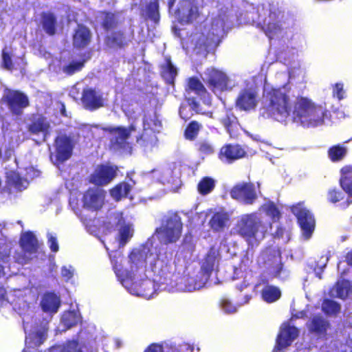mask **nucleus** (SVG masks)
Masks as SVG:
<instances>
[{
	"instance_id": "nucleus-64",
	"label": "nucleus",
	"mask_w": 352,
	"mask_h": 352,
	"mask_svg": "<svg viewBox=\"0 0 352 352\" xmlns=\"http://www.w3.org/2000/svg\"><path fill=\"white\" fill-rule=\"evenodd\" d=\"M184 110H185V108L184 107H181V108L179 109V114L182 118L187 119L188 116L184 115Z\"/></svg>"
},
{
	"instance_id": "nucleus-24",
	"label": "nucleus",
	"mask_w": 352,
	"mask_h": 352,
	"mask_svg": "<svg viewBox=\"0 0 352 352\" xmlns=\"http://www.w3.org/2000/svg\"><path fill=\"white\" fill-rule=\"evenodd\" d=\"M219 261V251L217 248L212 247L203 259L201 264V270L204 272L201 279H204L207 276L209 277L210 273L217 267Z\"/></svg>"
},
{
	"instance_id": "nucleus-51",
	"label": "nucleus",
	"mask_w": 352,
	"mask_h": 352,
	"mask_svg": "<svg viewBox=\"0 0 352 352\" xmlns=\"http://www.w3.org/2000/svg\"><path fill=\"white\" fill-rule=\"evenodd\" d=\"M220 306L223 311L226 314H234L238 309L236 305H234L230 300L226 298L221 299Z\"/></svg>"
},
{
	"instance_id": "nucleus-28",
	"label": "nucleus",
	"mask_w": 352,
	"mask_h": 352,
	"mask_svg": "<svg viewBox=\"0 0 352 352\" xmlns=\"http://www.w3.org/2000/svg\"><path fill=\"white\" fill-rule=\"evenodd\" d=\"M90 30L84 25H78L73 35V44L76 48H84L91 41Z\"/></svg>"
},
{
	"instance_id": "nucleus-48",
	"label": "nucleus",
	"mask_w": 352,
	"mask_h": 352,
	"mask_svg": "<svg viewBox=\"0 0 352 352\" xmlns=\"http://www.w3.org/2000/svg\"><path fill=\"white\" fill-rule=\"evenodd\" d=\"M261 150L265 152L267 157H279L283 156V150L279 149L266 144H262L261 145Z\"/></svg>"
},
{
	"instance_id": "nucleus-15",
	"label": "nucleus",
	"mask_w": 352,
	"mask_h": 352,
	"mask_svg": "<svg viewBox=\"0 0 352 352\" xmlns=\"http://www.w3.org/2000/svg\"><path fill=\"white\" fill-rule=\"evenodd\" d=\"M4 98L6 100L10 111L16 115L21 113L23 109L29 104L28 97L18 91H6Z\"/></svg>"
},
{
	"instance_id": "nucleus-37",
	"label": "nucleus",
	"mask_w": 352,
	"mask_h": 352,
	"mask_svg": "<svg viewBox=\"0 0 352 352\" xmlns=\"http://www.w3.org/2000/svg\"><path fill=\"white\" fill-rule=\"evenodd\" d=\"M49 352H82V351L80 345L73 340L63 345L53 346Z\"/></svg>"
},
{
	"instance_id": "nucleus-55",
	"label": "nucleus",
	"mask_w": 352,
	"mask_h": 352,
	"mask_svg": "<svg viewBox=\"0 0 352 352\" xmlns=\"http://www.w3.org/2000/svg\"><path fill=\"white\" fill-rule=\"evenodd\" d=\"M343 199V193L339 190L333 189L328 192V199L332 203H336Z\"/></svg>"
},
{
	"instance_id": "nucleus-39",
	"label": "nucleus",
	"mask_w": 352,
	"mask_h": 352,
	"mask_svg": "<svg viewBox=\"0 0 352 352\" xmlns=\"http://www.w3.org/2000/svg\"><path fill=\"white\" fill-rule=\"evenodd\" d=\"M3 63L5 68L9 70L22 69L25 66V62L22 58H18L13 65L10 56L5 51L3 52Z\"/></svg>"
},
{
	"instance_id": "nucleus-53",
	"label": "nucleus",
	"mask_w": 352,
	"mask_h": 352,
	"mask_svg": "<svg viewBox=\"0 0 352 352\" xmlns=\"http://www.w3.org/2000/svg\"><path fill=\"white\" fill-rule=\"evenodd\" d=\"M170 350L173 349L169 347V345H166L164 346L153 344L149 346L144 352H170Z\"/></svg>"
},
{
	"instance_id": "nucleus-1",
	"label": "nucleus",
	"mask_w": 352,
	"mask_h": 352,
	"mask_svg": "<svg viewBox=\"0 0 352 352\" xmlns=\"http://www.w3.org/2000/svg\"><path fill=\"white\" fill-rule=\"evenodd\" d=\"M153 243L148 241L140 248L133 250L129 258L124 260L120 252H116L109 257L114 272L127 291L133 295L149 299L156 292L154 282L148 278L151 272L160 275L164 265L168 260L166 252L157 248L151 250Z\"/></svg>"
},
{
	"instance_id": "nucleus-62",
	"label": "nucleus",
	"mask_w": 352,
	"mask_h": 352,
	"mask_svg": "<svg viewBox=\"0 0 352 352\" xmlns=\"http://www.w3.org/2000/svg\"><path fill=\"white\" fill-rule=\"evenodd\" d=\"M274 261L276 263V272L275 274V275L276 276V275H278V273L281 270V266L279 264V254H278L277 256H274Z\"/></svg>"
},
{
	"instance_id": "nucleus-63",
	"label": "nucleus",
	"mask_w": 352,
	"mask_h": 352,
	"mask_svg": "<svg viewBox=\"0 0 352 352\" xmlns=\"http://www.w3.org/2000/svg\"><path fill=\"white\" fill-rule=\"evenodd\" d=\"M346 260L349 265L352 266V252H349L346 256Z\"/></svg>"
},
{
	"instance_id": "nucleus-49",
	"label": "nucleus",
	"mask_w": 352,
	"mask_h": 352,
	"mask_svg": "<svg viewBox=\"0 0 352 352\" xmlns=\"http://www.w3.org/2000/svg\"><path fill=\"white\" fill-rule=\"evenodd\" d=\"M83 65L84 63L82 61L73 60L67 65L64 66L63 70L65 74L71 75L80 70L83 67Z\"/></svg>"
},
{
	"instance_id": "nucleus-41",
	"label": "nucleus",
	"mask_w": 352,
	"mask_h": 352,
	"mask_svg": "<svg viewBox=\"0 0 352 352\" xmlns=\"http://www.w3.org/2000/svg\"><path fill=\"white\" fill-rule=\"evenodd\" d=\"M347 153V149L344 146L340 145L332 146L329 150V157L333 161L337 162L342 160Z\"/></svg>"
},
{
	"instance_id": "nucleus-19",
	"label": "nucleus",
	"mask_w": 352,
	"mask_h": 352,
	"mask_svg": "<svg viewBox=\"0 0 352 352\" xmlns=\"http://www.w3.org/2000/svg\"><path fill=\"white\" fill-rule=\"evenodd\" d=\"M258 104V94L255 89L250 87L242 90L238 96L236 105L240 109L249 111L254 109Z\"/></svg>"
},
{
	"instance_id": "nucleus-23",
	"label": "nucleus",
	"mask_w": 352,
	"mask_h": 352,
	"mask_svg": "<svg viewBox=\"0 0 352 352\" xmlns=\"http://www.w3.org/2000/svg\"><path fill=\"white\" fill-rule=\"evenodd\" d=\"M82 102L87 109H96L104 105V99L99 91L87 88L83 91Z\"/></svg>"
},
{
	"instance_id": "nucleus-59",
	"label": "nucleus",
	"mask_w": 352,
	"mask_h": 352,
	"mask_svg": "<svg viewBox=\"0 0 352 352\" xmlns=\"http://www.w3.org/2000/svg\"><path fill=\"white\" fill-rule=\"evenodd\" d=\"M276 28L277 27L275 24L269 23L265 30L266 34L270 38H272L276 32Z\"/></svg>"
},
{
	"instance_id": "nucleus-11",
	"label": "nucleus",
	"mask_w": 352,
	"mask_h": 352,
	"mask_svg": "<svg viewBox=\"0 0 352 352\" xmlns=\"http://www.w3.org/2000/svg\"><path fill=\"white\" fill-rule=\"evenodd\" d=\"M111 219L112 222H110V223L116 224L118 226V244L116 248H120L121 246L125 245L133 236V226L130 222H126L122 217V213L116 214Z\"/></svg>"
},
{
	"instance_id": "nucleus-33",
	"label": "nucleus",
	"mask_w": 352,
	"mask_h": 352,
	"mask_svg": "<svg viewBox=\"0 0 352 352\" xmlns=\"http://www.w3.org/2000/svg\"><path fill=\"white\" fill-rule=\"evenodd\" d=\"M262 298L267 302H274L281 296L280 289L274 286L267 285L262 290Z\"/></svg>"
},
{
	"instance_id": "nucleus-45",
	"label": "nucleus",
	"mask_w": 352,
	"mask_h": 352,
	"mask_svg": "<svg viewBox=\"0 0 352 352\" xmlns=\"http://www.w3.org/2000/svg\"><path fill=\"white\" fill-rule=\"evenodd\" d=\"M322 310L329 315H333L340 310V305L333 300H325L322 305Z\"/></svg>"
},
{
	"instance_id": "nucleus-13",
	"label": "nucleus",
	"mask_w": 352,
	"mask_h": 352,
	"mask_svg": "<svg viewBox=\"0 0 352 352\" xmlns=\"http://www.w3.org/2000/svg\"><path fill=\"white\" fill-rule=\"evenodd\" d=\"M298 335V329L292 325L290 322L283 323L276 339L275 349L278 351L285 349L294 342Z\"/></svg>"
},
{
	"instance_id": "nucleus-22",
	"label": "nucleus",
	"mask_w": 352,
	"mask_h": 352,
	"mask_svg": "<svg viewBox=\"0 0 352 352\" xmlns=\"http://www.w3.org/2000/svg\"><path fill=\"white\" fill-rule=\"evenodd\" d=\"M208 276H206L204 279H201L199 282L194 283L191 278L182 277L177 280L174 286L169 288L171 292H192L201 288L207 282Z\"/></svg>"
},
{
	"instance_id": "nucleus-38",
	"label": "nucleus",
	"mask_w": 352,
	"mask_h": 352,
	"mask_svg": "<svg viewBox=\"0 0 352 352\" xmlns=\"http://www.w3.org/2000/svg\"><path fill=\"white\" fill-rule=\"evenodd\" d=\"M214 186L215 181L210 177H206L199 182L197 189L200 194L204 195L212 192Z\"/></svg>"
},
{
	"instance_id": "nucleus-10",
	"label": "nucleus",
	"mask_w": 352,
	"mask_h": 352,
	"mask_svg": "<svg viewBox=\"0 0 352 352\" xmlns=\"http://www.w3.org/2000/svg\"><path fill=\"white\" fill-rule=\"evenodd\" d=\"M231 197L245 204H252L257 198L256 186L252 183H240L232 188Z\"/></svg>"
},
{
	"instance_id": "nucleus-6",
	"label": "nucleus",
	"mask_w": 352,
	"mask_h": 352,
	"mask_svg": "<svg viewBox=\"0 0 352 352\" xmlns=\"http://www.w3.org/2000/svg\"><path fill=\"white\" fill-rule=\"evenodd\" d=\"M202 79L208 88L217 96L229 91L236 86V82L223 70L211 67L202 74Z\"/></svg>"
},
{
	"instance_id": "nucleus-40",
	"label": "nucleus",
	"mask_w": 352,
	"mask_h": 352,
	"mask_svg": "<svg viewBox=\"0 0 352 352\" xmlns=\"http://www.w3.org/2000/svg\"><path fill=\"white\" fill-rule=\"evenodd\" d=\"M162 76L168 83L173 82V80L177 74L176 68L170 60H167L166 65L162 67Z\"/></svg>"
},
{
	"instance_id": "nucleus-12",
	"label": "nucleus",
	"mask_w": 352,
	"mask_h": 352,
	"mask_svg": "<svg viewBox=\"0 0 352 352\" xmlns=\"http://www.w3.org/2000/svg\"><path fill=\"white\" fill-rule=\"evenodd\" d=\"M117 168L111 165H100L90 175L89 182L97 186H104L111 182L116 176Z\"/></svg>"
},
{
	"instance_id": "nucleus-27",
	"label": "nucleus",
	"mask_w": 352,
	"mask_h": 352,
	"mask_svg": "<svg viewBox=\"0 0 352 352\" xmlns=\"http://www.w3.org/2000/svg\"><path fill=\"white\" fill-rule=\"evenodd\" d=\"M246 153L239 145H226L221 148L219 157L222 161L230 162L245 156Z\"/></svg>"
},
{
	"instance_id": "nucleus-36",
	"label": "nucleus",
	"mask_w": 352,
	"mask_h": 352,
	"mask_svg": "<svg viewBox=\"0 0 352 352\" xmlns=\"http://www.w3.org/2000/svg\"><path fill=\"white\" fill-rule=\"evenodd\" d=\"M131 186L125 182L120 183L111 190V197L116 201L127 196L131 191Z\"/></svg>"
},
{
	"instance_id": "nucleus-9",
	"label": "nucleus",
	"mask_w": 352,
	"mask_h": 352,
	"mask_svg": "<svg viewBox=\"0 0 352 352\" xmlns=\"http://www.w3.org/2000/svg\"><path fill=\"white\" fill-rule=\"evenodd\" d=\"M292 210L298 219L302 229V236L305 239H309L312 234L315 226V221L312 214L304 207L302 203L294 206Z\"/></svg>"
},
{
	"instance_id": "nucleus-3",
	"label": "nucleus",
	"mask_w": 352,
	"mask_h": 352,
	"mask_svg": "<svg viewBox=\"0 0 352 352\" xmlns=\"http://www.w3.org/2000/svg\"><path fill=\"white\" fill-rule=\"evenodd\" d=\"M279 215L280 212L276 206L272 202H267L260 208L258 212L239 216L232 232L242 237L249 245H257L271 228V223L265 218L268 217L272 221H276Z\"/></svg>"
},
{
	"instance_id": "nucleus-17",
	"label": "nucleus",
	"mask_w": 352,
	"mask_h": 352,
	"mask_svg": "<svg viewBox=\"0 0 352 352\" xmlns=\"http://www.w3.org/2000/svg\"><path fill=\"white\" fill-rule=\"evenodd\" d=\"M104 191L98 188L89 189L83 195L82 203L85 208L91 210L100 209L104 204Z\"/></svg>"
},
{
	"instance_id": "nucleus-54",
	"label": "nucleus",
	"mask_w": 352,
	"mask_h": 352,
	"mask_svg": "<svg viewBox=\"0 0 352 352\" xmlns=\"http://www.w3.org/2000/svg\"><path fill=\"white\" fill-rule=\"evenodd\" d=\"M333 94L338 100H342L345 97V91L344 90V85L342 83H336L333 88Z\"/></svg>"
},
{
	"instance_id": "nucleus-52",
	"label": "nucleus",
	"mask_w": 352,
	"mask_h": 352,
	"mask_svg": "<svg viewBox=\"0 0 352 352\" xmlns=\"http://www.w3.org/2000/svg\"><path fill=\"white\" fill-rule=\"evenodd\" d=\"M61 276L65 280H69L75 274V270L72 265H64L61 267Z\"/></svg>"
},
{
	"instance_id": "nucleus-31",
	"label": "nucleus",
	"mask_w": 352,
	"mask_h": 352,
	"mask_svg": "<svg viewBox=\"0 0 352 352\" xmlns=\"http://www.w3.org/2000/svg\"><path fill=\"white\" fill-rule=\"evenodd\" d=\"M21 246L25 253L31 255L36 252L38 243L34 235L30 232H25L21 237Z\"/></svg>"
},
{
	"instance_id": "nucleus-2",
	"label": "nucleus",
	"mask_w": 352,
	"mask_h": 352,
	"mask_svg": "<svg viewBox=\"0 0 352 352\" xmlns=\"http://www.w3.org/2000/svg\"><path fill=\"white\" fill-rule=\"evenodd\" d=\"M290 102L291 87L289 84L274 88L265 83L260 114L263 118H272L283 123L292 120L305 127L318 126L329 120V112L327 109L307 97H297L292 112Z\"/></svg>"
},
{
	"instance_id": "nucleus-35",
	"label": "nucleus",
	"mask_w": 352,
	"mask_h": 352,
	"mask_svg": "<svg viewBox=\"0 0 352 352\" xmlns=\"http://www.w3.org/2000/svg\"><path fill=\"white\" fill-rule=\"evenodd\" d=\"M350 289V283L347 280H339L336 285L331 290V296L344 298L347 296Z\"/></svg>"
},
{
	"instance_id": "nucleus-47",
	"label": "nucleus",
	"mask_w": 352,
	"mask_h": 352,
	"mask_svg": "<svg viewBox=\"0 0 352 352\" xmlns=\"http://www.w3.org/2000/svg\"><path fill=\"white\" fill-rule=\"evenodd\" d=\"M98 21L105 29H109L113 26L115 22V16L111 13H101L98 17Z\"/></svg>"
},
{
	"instance_id": "nucleus-57",
	"label": "nucleus",
	"mask_w": 352,
	"mask_h": 352,
	"mask_svg": "<svg viewBox=\"0 0 352 352\" xmlns=\"http://www.w3.org/2000/svg\"><path fill=\"white\" fill-rule=\"evenodd\" d=\"M170 348L173 349L170 350V352H192V346L186 343H184L178 346H169Z\"/></svg>"
},
{
	"instance_id": "nucleus-4",
	"label": "nucleus",
	"mask_w": 352,
	"mask_h": 352,
	"mask_svg": "<svg viewBox=\"0 0 352 352\" xmlns=\"http://www.w3.org/2000/svg\"><path fill=\"white\" fill-rule=\"evenodd\" d=\"M227 21L228 16L225 14H219L212 19L204 32L197 33L193 36L192 41L195 42L197 53L208 52L218 45L220 37L225 32Z\"/></svg>"
},
{
	"instance_id": "nucleus-5",
	"label": "nucleus",
	"mask_w": 352,
	"mask_h": 352,
	"mask_svg": "<svg viewBox=\"0 0 352 352\" xmlns=\"http://www.w3.org/2000/svg\"><path fill=\"white\" fill-rule=\"evenodd\" d=\"M162 129L161 121L156 114L145 116L143 120V132L137 142L145 153H151L158 146L156 133Z\"/></svg>"
},
{
	"instance_id": "nucleus-50",
	"label": "nucleus",
	"mask_w": 352,
	"mask_h": 352,
	"mask_svg": "<svg viewBox=\"0 0 352 352\" xmlns=\"http://www.w3.org/2000/svg\"><path fill=\"white\" fill-rule=\"evenodd\" d=\"M200 125L197 122H192L187 127L185 135L187 139H193L198 133L199 131Z\"/></svg>"
},
{
	"instance_id": "nucleus-56",
	"label": "nucleus",
	"mask_w": 352,
	"mask_h": 352,
	"mask_svg": "<svg viewBox=\"0 0 352 352\" xmlns=\"http://www.w3.org/2000/svg\"><path fill=\"white\" fill-rule=\"evenodd\" d=\"M199 151L204 155H208L214 153V148L212 144L208 142H202L199 144Z\"/></svg>"
},
{
	"instance_id": "nucleus-18",
	"label": "nucleus",
	"mask_w": 352,
	"mask_h": 352,
	"mask_svg": "<svg viewBox=\"0 0 352 352\" xmlns=\"http://www.w3.org/2000/svg\"><path fill=\"white\" fill-rule=\"evenodd\" d=\"M56 152L53 156L56 157V162H63L68 160L72 155L73 143L71 139L66 135H59L55 142Z\"/></svg>"
},
{
	"instance_id": "nucleus-26",
	"label": "nucleus",
	"mask_w": 352,
	"mask_h": 352,
	"mask_svg": "<svg viewBox=\"0 0 352 352\" xmlns=\"http://www.w3.org/2000/svg\"><path fill=\"white\" fill-rule=\"evenodd\" d=\"M177 15L181 23H190L197 17V8L192 2L185 1L181 4Z\"/></svg>"
},
{
	"instance_id": "nucleus-8",
	"label": "nucleus",
	"mask_w": 352,
	"mask_h": 352,
	"mask_svg": "<svg viewBox=\"0 0 352 352\" xmlns=\"http://www.w3.org/2000/svg\"><path fill=\"white\" fill-rule=\"evenodd\" d=\"M154 177L163 184H167L170 191L176 192L182 186L180 172L175 164L153 172Z\"/></svg>"
},
{
	"instance_id": "nucleus-46",
	"label": "nucleus",
	"mask_w": 352,
	"mask_h": 352,
	"mask_svg": "<svg viewBox=\"0 0 352 352\" xmlns=\"http://www.w3.org/2000/svg\"><path fill=\"white\" fill-rule=\"evenodd\" d=\"M188 87L198 95H202L206 93V89L202 83L195 78H191L188 80Z\"/></svg>"
},
{
	"instance_id": "nucleus-14",
	"label": "nucleus",
	"mask_w": 352,
	"mask_h": 352,
	"mask_svg": "<svg viewBox=\"0 0 352 352\" xmlns=\"http://www.w3.org/2000/svg\"><path fill=\"white\" fill-rule=\"evenodd\" d=\"M28 324L24 323V329L28 333L25 339L26 349L30 352L31 349L38 346L41 344L46 338L47 333V322H45L38 327H35L34 329L28 330Z\"/></svg>"
},
{
	"instance_id": "nucleus-42",
	"label": "nucleus",
	"mask_w": 352,
	"mask_h": 352,
	"mask_svg": "<svg viewBox=\"0 0 352 352\" xmlns=\"http://www.w3.org/2000/svg\"><path fill=\"white\" fill-rule=\"evenodd\" d=\"M80 320V316L77 311L73 310L64 313L61 322L67 327H71Z\"/></svg>"
},
{
	"instance_id": "nucleus-16",
	"label": "nucleus",
	"mask_w": 352,
	"mask_h": 352,
	"mask_svg": "<svg viewBox=\"0 0 352 352\" xmlns=\"http://www.w3.org/2000/svg\"><path fill=\"white\" fill-rule=\"evenodd\" d=\"M26 174L22 177L19 173L10 171L6 173L7 183L9 186L22 190L27 188L28 179L37 176V173L33 167L25 168Z\"/></svg>"
},
{
	"instance_id": "nucleus-7",
	"label": "nucleus",
	"mask_w": 352,
	"mask_h": 352,
	"mask_svg": "<svg viewBox=\"0 0 352 352\" xmlns=\"http://www.w3.org/2000/svg\"><path fill=\"white\" fill-rule=\"evenodd\" d=\"M182 228L179 217L173 214L166 220L165 224L157 230L155 236L164 243L175 242L181 235Z\"/></svg>"
},
{
	"instance_id": "nucleus-43",
	"label": "nucleus",
	"mask_w": 352,
	"mask_h": 352,
	"mask_svg": "<svg viewBox=\"0 0 352 352\" xmlns=\"http://www.w3.org/2000/svg\"><path fill=\"white\" fill-rule=\"evenodd\" d=\"M55 19L52 14H45L43 16V25L46 32L49 34H54Z\"/></svg>"
},
{
	"instance_id": "nucleus-32",
	"label": "nucleus",
	"mask_w": 352,
	"mask_h": 352,
	"mask_svg": "<svg viewBox=\"0 0 352 352\" xmlns=\"http://www.w3.org/2000/svg\"><path fill=\"white\" fill-rule=\"evenodd\" d=\"M230 217L226 212L215 213L210 221L211 228L217 231L223 230L229 222Z\"/></svg>"
},
{
	"instance_id": "nucleus-44",
	"label": "nucleus",
	"mask_w": 352,
	"mask_h": 352,
	"mask_svg": "<svg viewBox=\"0 0 352 352\" xmlns=\"http://www.w3.org/2000/svg\"><path fill=\"white\" fill-rule=\"evenodd\" d=\"M233 279H241V280L239 283H236V287L241 292L243 291V289L246 288L249 285V282L247 280L246 276H244V272L241 271V269H235Z\"/></svg>"
},
{
	"instance_id": "nucleus-21",
	"label": "nucleus",
	"mask_w": 352,
	"mask_h": 352,
	"mask_svg": "<svg viewBox=\"0 0 352 352\" xmlns=\"http://www.w3.org/2000/svg\"><path fill=\"white\" fill-rule=\"evenodd\" d=\"M50 126V123L45 118L38 116L33 119L28 129L31 135L38 136V140L43 142L45 140Z\"/></svg>"
},
{
	"instance_id": "nucleus-29",
	"label": "nucleus",
	"mask_w": 352,
	"mask_h": 352,
	"mask_svg": "<svg viewBox=\"0 0 352 352\" xmlns=\"http://www.w3.org/2000/svg\"><path fill=\"white\" fill-rule=\"evenodd\" d=\"M60 306L59 298L52 293L45 294L41 301V307L45 313L54 314Z\"/></svg>"
},
{
	"instance_id": "nucleus-30",
	"label": "nucleus",
	"mask_w": 352,
	"mask_h": 352,
	"mask_svg": "<svg viewBox=\"0 0 352 352\" xmlns=\"http://www.w3.org/2000/svg\"><path fill=\"white\" fill-rule=\"evenodd\" d=\"M340 184L342 190L352 197V166H346L341 169Z\"/></svg>"
},
{
	"instance_id": "nucleus-58",
	"label": "nucleus",
	"mask_w": 352,
	"mask_h": 352,
	"mask_svg": "<svg viewBox=\"0 0 352 352\" xmlns=\"http://www.w3.org/2000/svg\"><path fill=\"white\" fill-rule=\"evenodd\" d=\"M48 243L53 252H57L58 250V245L56 241V238L52 233L47 234Z\"/></svg>"
},
{
	"instance_id": "nucleus-20",
	"label": "nucleus",
	"mask_w": 352,
	"mask_h": 352,
	"mask_svg": "<svg viewBox=\"0 0 352 352\" xmlns=\"http://www.w3.org/2000/svg\"><path fill=\"white\" fill-rule=\"evenodd\" d=\"M104 130L109 132L112 145L115 148L118 149L125 147L126 140L129 137L131 130H133V127L129 129L122 126H110L104 129Z\"/></svg>"
},
{
	"instance_id": "nucleus-34",
	"label": "nucleus",
	"mask_w": 352,
	"mask_h": 352,
	"mask_svg": "<svg viewBox=\"0 0 352 352\" xmlns=\"http://www.w3.org/2000/svg\"><path fill=\"white\" fill-rule=\"evenodd\" d=\"M327 327V322L318 316H314L310 323L308 324L309 329L318 335L323 334L326 331Z\"/></svg>"
},
{
	"instance_id": "nucleus-61",
	"label": "nucleus",
	"mask_w": 352,
	"mask_h": 352,
	"mask_svg": "<svg viewBox=\"0 0 352 352\" xmlns=\"http://www.w3.org/2000/svg\"><path fill=\"white\" fill-rule=\"evenodd\" d=\"M6 294V292L5 289L0 286V307L4 305L7 302Z\"/></svg>"
},
{
	"instance_id": "nucleus-25",
	"label": "nucleus",
	"mask_w": 352,
	"mask_h": 352,
	"mask_svg": "<svg viewBox=\"0 0 352 352\" xmlns=\"http://www.w3.org/2000/svg\"><path fill=\"white\" fill-rule=\"evenodd\" d=\"M217 119L224 126L231 138L236 137L239 130L236 118L228 110H223L218 116Z\"/></svg>"
},
{
	"instance_id": "nucleus-60",
	"label": "nucleus",
	"mask_w": 352,
	"mask_h": 352,
	"mask_svg": "<svg viewBox=\"0 0 352 352\" xmlns=\"http://www.w3.org/2000/svg\"><path fill=\"white\" fill-rule=\"evenodd\" d=\"M157 3L156 2H153L149 5L148 9L152 13L150 14V16L153 18L154 20L156 19V14L157 11Z\"/></svg>"
}]
</instances>
